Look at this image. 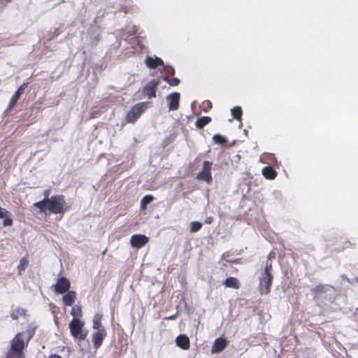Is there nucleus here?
Returning a JSON list of instances; mask_svg holds the SVG:
<instances>
[{
    "label": "nucleus",
    "mask_w": 358,
    "mask_h": 358,
    "mask_svg": "<svg viewBox=\"0 0 358 358\" xmlns=\"http://www.w3.org/2000/svg\"><path fill=\"white\" fill-rule=\"evenodd\" d=\"M102 315L96 313L93 317V324L92 328L95 330H101L103 328L101 326V319H102Z\"/></svg>",
    "instance_id": "6ab92c4d"
},
{
    "label": "nucleus",
    "mask_w": 358,
    "mask_h": 358,
    "mask_svg": "<svg viewBox=\"0 0 358 358\" xmlns=\"http://www.w3.org/2000/svg\"><path fill=\"white\" fill-rule=\"evenodd\" d=\"M263 176L268 179H273L276 176V172L271 166H266L262 169Z\"/></svg>",
    "instance_id": "f3484780"
},
{
    "label": "nucleus",
    "mask_w": 358,
    "mask_h": 358,
    "mask_svg": "<svg viewBox=\"0 0 358 358\" xmlns=\"http://www.w3.org/2000/svg\"><path fill=\"white\" fill-rule=\"evenodd\" d=\"M106 336V331L104 328H102L101 330H98L96 332L93 334L92 343L94 348L98 349L102 345L103 340Z\"/></svg>",
    "instance_id": "9d476101"
},
{
    "label": "nucleus",
    "mask_w": 358,
    "mask_h": 358,
    "mask_svg": "<svg viewBox=\"0 0 358 358\" xmlns=\"http://www.w3.org/2000/svg\"><path fill=\"white\" fill-rule=\"evenodd\" d=\"M272 275H261L259 277V289L261 294H266L270 292L272 283Z\"/></svg>",
    "instance_id": "39448f33"
},
{
    "label": "nucleus",
    "mask_w": 358,
    "mask_h": 358,
    "mask_svg": "<svg viewBox=\"0 0 358 358\" xmlns=\"http://www.w3.org/2000/svg\"><path fill=\"white\" fill-rule=\"evenodd\" d=\"M34 206L39 208L41 211L48 209L52 213H61L67 208L66 203L62 195L53 196L49 199L45 198L35 203Z\"/></svg>",
    "instance_id": "f257e3e1"
},
{
    "label": "nucleus",
    "mask_w": 358,
    "mask_h": 358,
    "mask_svg": "<svg viewBox=\"0 0 358 358\" xmlns=\"http://www.w3.org/2000/svg\"><path fill=\"white\" fill-rule=\"evenodd\" d=\"M180 94L179 92H173L166 96L169 110H176L179 108Z\"/></svg>",
    "instance_id": "20e7f679"
},
{
    "label": "nucleus",
    "mask_w": 358,
    "mask_h": 358,
    "mask_svg": "<svg viewBox=\"0 0 358 358\" xmlns=\"http://www.w3.org/2000/svg\"><path fill=\"white\" fill-rule=\"evenodd\" d=\"M120 11H124V13H127V10H125V8L122 6H120V8H117Z\"/></svg>",
    "instance_id": "ea45409f"
},
{
    "label": "nucleus",
    "mask_w": 358,
    "mask_h": 358,
    "mask_svg": "<svg viewBox=\"0 0 358 358\" xmlns=\"http://www.w3.org/2000/svg\"><path fill=\"white\" fill-rule=\"evenodd\" d=\"M50 358H62V357L58 355H52L50 356Z\"/></svg>",
    "instance_id": "a19ab883"
},
{
    "label": "nucleus",
    "mask_w": 358,
    "mask_h": 358,
    "mask_svg": "<svg viewBox=\"0 0 358 358\" xmlns=\"http://www.w3.org/2000/svg\"><path fill=\"white\" fill-rule=\"evenodd\" d=\"M159 85V82L152 80L148 82L143 87V94L149 99L156 96V90Z\"/></svg>",
    "instance_id": "0eeeda50"
},
{
    "label": "nucleus",
    "mask_w": 358,
    "mask_h": 358,
    "mask_svg": "<svg viewBox=\"0 0 358 358\" xmlns=\"http://www.w3.org/2000/svg\"><path fill=\"white\" fill-rule=\"evenodd\" d=\"M231 113L233 117L236 120H241L242 116V110L240 106H235L231 109Z\"/></svg>",
    "instance_id": "4be33fe9"
},
{
    "label": "nucleus",
    "mask_w": 358,
    "mask_h": 358,
    "mask_svg": "<svg viewBox=\"0 0 358 358\" xmlns=\"http://www.w3.org/2000/svg\"><path fill=\"white\" fill-rule=\"evenodd\" d=\"M272 268L271 263L268 262V260L266 263V266L264 268V272L261 275H271V271Z\"/></svg>",
    "instance_id": "c756f323"
},
{
    "label": "nucleus",
    "mask_w": 358,
    "mask_h": 358,
    "mask_svg": "<svg viewBox=\"0 0 358 358\" xmlns=\"http://www.w3.org/2000/svg\"><path fill=\"white\" fill-rule=\"evenodd\" d=\"M176 317H177V314H175V315H172L169 317H166L165 319L169 320H172L176 319Z\"/></svg>",
    "instance_id": "58836bf2"
},
{
    "label": "nucleus",
    "mask_w": 358,
    "mask_h": 358,
    "mask_svg": "<svg viewBox=\"0 0 358 358\" xmlns=\"http://www.w3.org/2000/svg\"><path fill=\"white\" fill-rule=\"evenodd\" d=\"M53 287L55 292L58 294H64L69 291L70 288V282L66 278L62 277L57 280Z\"/></svg>",
    "instance_id": "423d86ee"
},
{
    "label": "nucleus",
    "mask_w": 358,
    "mask_h": 358,
    "mask_svg": "<svg viewBox=\"0 0 358 358\" xmlns=\"http://www.w3.org/2000/svg\"><path fill=\"white\" fill-rule=\"evenodd\" d=\"M26 310L20 307L12 308L10 317L14 320H17L20 317L25 316Z\"/></svg>",
    "instance_id": "dca6fc26"
},
{
    "label": "nucleus",
    "mask_w": 358,
    "mask_h": 358,
    "mask_svg": "<svg viewBox=\"0 0 358 358\" xmlns=\"http://www.w3.org/2000/svg\"><path fill=\"white\" fill-rule=\"evenodd\" d=\"M213 221V217L211 216L206 217L205 220V222L206 224H210Z\"/></svg>",
    "instance_id": "e433bc0d"
},
{
    "label": "nucleus",
    "mask_w": 358,
    "mask_h": 358,
    "mask_svg": "<svg viewBox=\"0 0 358 358\" xmlns=\"http://www.w3.org/2000/svg\"><path fill=\"white\" fill-rule=\"evenodd\" d=\"M332 287L328 285H320L316 286L313 289V294L315 298H324L323 294L327 293L332 289Z\"/></svg>",
    "instance_id": "ddd939ff"
},
{
    "label": "nucleus",
    "mask_w": 358,
    "mask_h": 358,
    "mask_svg": "<svg viewBox=\"0 0 358 358\" xmlns=\"http://www.w3.org/2000/svg\"><path fill=\"white\" fill-rule=\"evenodd\" d=\"M10 348L13 351H21L22 352L25 343L23 339V334L18 333L15 335V336L12 339L10 342Z\"/></svg>",
    "instance_id": "6e6552de"
},
{
    "label": "nucleus",
    "mask_w": 358,
    "mask_h": 358,
    "mask_svg": "<svg viewBox=\"0 0 358 358\" xmlns=\"http://www.w3.org/2000/svg\"><path fill=\"white\" fill-rule=\"evenodd\" d=\"M145 62L149 68H150V69L156 68L155 59H153L152 57L148 56L145 59Z\"/></svg>",
    "instance_id": "c85d7f7f"
},
{
    "label": "nucleus",
    "mask_w": 358,
    "mask_h": 358,
    "mask_svg": "<svg viewBox=\"0 0 358 358\" xmlns=\"http://www.w3.org/2000/svg\"><path fill=\"white\" fill-rule=\"evenodd\" d=\"M27 86V84L24 83L17 90V91L15 92V94H13V96H12V98L10 100L8 106L6 108V111L11 110L14 107V106L15 105V103L20 99L21 94L23 93V92Z\"/></svg>",
    "instance_id": "9b49d317"
},
{
    "label": "nucleus",
    "mask_w": 358,
    "mask_h": 358,
    "mask_svg": "<svg viewBox=\"0 0 358 358\" xmlns=\"http://www.w3.org/2000/svg\"><path fill=\"white\" fill-rule=\"evenodd\" d=\"M176 345L183 350H187L189 348V338L185 334H180L176 337Z\"/></svg>",
    "instance_id": "4468645a"
},
{
    "label": "nucleus",
    "mask_w": 358,
    "mask_h": 358,
    "mask_svg": "<svg viewBox=\"0 0 358 358\" xmlns=\"http://www.w3.org/2000/svg\"><path fill=\"white\" fill-rule=\"evenodd\" d=\"M212 162L209 161H204L202 166V171L210 173Z\"/></svg>",
    "instance_id": "7c9ffc66"
},
{
    "label": "nucleus",
    "mask_w": 358,
    "mask_h": 358,
    "mask_svg": "<svg viewBox=\"0 0 358 358\" xmlns=\"http://www.w3.org/2000/svg\"><path fill=\"white\" fill-rule=\"evenodd\" d=\"M202 227V224L198 221L190 222V232L194 233L199 231Z\"/></svg>",
    "instance_id": "a878e982"
},
{
    "label": "nucleus",
    "mask_w": 358,
    "mask_h": 358,
    "mask_svg": "<svg viewBox=\"0 0 358 358\" xmlns=\"http://www.w3.org/2000/svg\"><path fill=\"white\" fill-rule=\"evenodd\" d=\"M4 218H5V220L3 222V226L6 227V226L12 225L13 220L10 217H9V215H8L7 217H5Z\"/></svg>",
    "instance_id": "72a5a7b5"
},
{
    "label": "nucleus",
    "mask_w": 358,
    "mask_h": 358,
    "mask_svg": "<svg viewBox=\"0 0 358 358\" xmlns=\"http://www.w3.org/2000/svg\"><path fill=\"white\" fill-rule=\"evenodd\" d=\"M224 284L227 287H232L235 289H238L239 287L238 280L233 277L227 278Z\"/></svg>",
    "instance_id": "aec40b11"
},
{
    "label": "nucleus",
    "mask_w": 358,
    "mask_h": 358,
    "mask_svg": "<svg viewBox=\"0 0 358 358\" xmlns=\"http://www.w3.org/2000/svg\"><path fill=\"white\" fill-rule=\"evenodd\" d=\"M164 80L171 85V86H177L180 83V80L177 78H173L171 79H169L168 78H165Z\"/></svg>",
    "instance_id": "2f4dec72"
},
{
    "label": "nucleus",
    "mask_w": 358,
    "mask_h": 358,
    "mask_svg": "<svg viewBox=\"0 0 358 358\" xmlns=\"http://www.w3.org/2000/svg\"><path fill=\"white\" fill-rule=\"evenodd\" d=\"M153 200V197L150 195H146L143 197L141 201V206L142 208H145L147 205L149 204Z\"/></svg>",
    "instance_id": "bb28decb"
},
{
    "label": "nucleus",
    "mask_w": 358,
    "mask_h": 358,
    "mask_svg": "<svg viewBox=\"0 0 358 358\" xmlns=\"http://www.w3.org/2000/svg\"><path fill=\"white\" fill-rule=\"evenodd\" d=\"M69 329L71 335L74 339L78 340V343L87 337V333L84 330V322L80 319H73L69 323Z\"/></svg>",
    "instance_id": "f03ea898"
},
{
    "label": "nucleus",
    "mask_w": 358,
    "mask_h": 358,
    "mask_svg": "<svg viewBox=\"0 0 358 358\" xmlns=\"http://www.w3.org/2000/svg\"><path fill=\"white\" fill-rule=\"evenodd\" d=\"M227 345V342L224 338L220 337L216 338L211 348V353L215 354L222 351Z\"/></svg>",
    "instance_id": "f8f14e48"
},
{
    "label": "nucleus",
    "mask_w": 358,
    "mask_h": 358,
    "mask_svg": "<svg viewBox=\"0 0 358 358\" xmlns=\"http://www.w3.org/2000/svg\"><path fill=\"white\" fill-rule=\"evenodd\" d=\"M165 70L167 71V73L171 76H173L175 74V69L171 66H165Z\"/></svg>",
    "instance_id": "f704fd0d"
},
{
    "label": "nucleus",
    "mask_w": 358,
    "mask_h": 358,
    "mask_svg": "<svg viewBox=\"0 0 358 358\" xmlns=\"http://www.w3.org/2000/svg\"><path fill=\"white\" fill-rule=\"evenodd\" d=\"M7 358H24V356L21 351H13L12 350H9L7 353Z\"/></svg>",
    "instance_id": "393cba45"
},
{
    "label": "nucleus",
    "mask_w": 358,
    "mask_h": 358,
    "mask_svg": "<svg viewBox=\"0 0 358 358\" xmlns=\"http://www.w3.org/2000/svg\"><path fill=\"white\" fill-rule=\"evenodd\" d=\"M148 102H140L135 104L128 112L126 120L127 122H134L148 108Z\"/></svg>",
    "instance_id": "7ed1b4c3"
},
{
    "label": "nucleus",
    "mask_w": 358,
    "mask_h": 358,
    "mask_svg": "<svg viewBox=\"0 0 358 358\" xmlns=\"http://www.w3.org/2000/svg\"><path fill=\"white\" fill-rule=\"evenodd\" d=\"M27 261L25 258H21L20 260V264L18 265V271L20 274L22 273V271L25 269V268L27 266Z\"/></svg>",
    "instance_id": "cd10ccee"
},
{
    "label": "nucleus",
    "mask_w": 358,
    "mask_h": 358,
    "mask_svg": "<svg viewBox=\"0 0 358 358\" xmlns=\"http://www.w3.org/2000/svg\"><path fill=\"white\" fill-rule=\"evenodd\" d=\"M148 242V238L143 234H134L130 239V243L133 248H140Z\"/></svg>",
    "instance_id": "1a4fd4ad"
},
{
    "label": "nucleus",
    "mask_w": 358,
    "mask_h": 358,
    "mask_svg": "<svg viewBox=\"0 0 358 358\" xmlns=\"http://www.w3.org/2000/svg\"><path fill=\"white\" fill-rule=\"evenodd\" d=\"M71 314L73 317V319H80L82 317V310L78 306H73L71 310Z\"/></svg>",
    "instance_id": "5701e85b"
},
{
    "label": "nucleus",
    "mask_w": 358,
    "mask_h": 358,
    "mask_svg": "<svg viewBox=\"0 0 358 358\" xmlns=\"http://www.w3.org/2000/svg\"><path fill=\"white\" fill-rule=\"evenodd\" d=\"M211 121V118L208 116H203L198 118L195 122V125L199 129H202Z\"/></svg>",
    "instance_id": "a211bd4d"
},
{
    "label": "nucleus",
    "mask_w": 358,
    "mask_h": 358,
    "mask_svg": "<svg viewBox=\"0 0 358 358\" xmlns=\"http://www.w3.org/2000/svg\"><path fill=\"white\" fill-rule=\"evenodd\" d=\"M196 178L199 180H204V181L207 182L208 183H210V182L212 181L211 173H208V172H204L202 171L198 173Z\"/></svg>",
    "instance_id": "412c9836"
},
{
    "label": "nucleus",
    "mask_w": 358,
    "mask_h": 358,
    "mask_svg": "<svg viewBox=\"0 0 358 358\" xmlns=\"http://www.w3.org/2000/svg\"><path fill=\"white\" fill-rule=\"evenodd\" d=\"M203 104L206 105L208 108H211L212 107V103L209 101H206L205 102L203 103Z\"/></svg>",
    "instance_id": "4c0bfd02"
},
{
    "label": "nucleus",
    "mask_w": 358,
    "mask_h": 358,
    "mask_svg": "<svg viewBox=\"0 0 358 358\" xmlns=\"http://www.w3.org/2000/svg\"><path fill=\"white\" fill-rule=\"evenodd\" d=\"M48 193H49V192H48V190H47V191H45V196H48Z\"/></svg>",
    "instance_id": "79ce46f5"
},
{
    "label": "nucleus",
    "mask_w": 358,
    "mask_h": 358,
    "mask_svg": "<svg viewBox=\"0 0 358 358\" xmlns=\"http://www.w3.org/2000/svg\"><path fill=\"white\" fill-rule=\"evenodd\" d=\"M9 215L10 213L7 210L0 207V218H4L5 217H7Z\"/></svg>",
    "instance_id": "473e14b6"
},
{
    "label": "nucleus",
    "mask_w": 358,
    "mask_h": 358,
    "mask_svg": "<svg viewBox=\"0 0 358 358\" xmlns=\"http://www.w3.org/2000/svg\"><path fill=\"white\" fill-rule=\"evenodd\" d=\"M213 141L214 143L220 145H225L227 142V139L219 134H215L213 136Z\"/></svg>",
    "instance_id": "b1692460"
},
{
    "label": "nucleus",
    "mask_w": 358,
    "mask_h": 358,
    "mask_svg": "<svg viewBox=\"0 0 358 358\" xmlns=\"http://www.w3.org/2000/svg\"><path fill=\"white\" fill-rule=\"evenodd\" d=\"M154 59H155L156 67L158 66H164V62L161 58L156 57Z\"/></svg>",
    "instance_id": "c9c22d12"
},
{
    "label": "nucleus",
    "mask_w": 358,
    "mask_h": 358,
    "mask_svg": "<svg viewBox=\"0 0 358 358\" xmlns=\"http://www.w3.org/2000/svg\"><path fill=\"white\" fill-rule=\"evenodd\" d=\"M75 299L76 292L74 291H69L62 298L64 305L68 306H71L73 304Z\"/></svg>",
    "instance_id": "2eb2a0df"
}]
</instances>
